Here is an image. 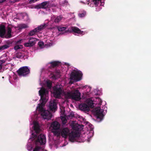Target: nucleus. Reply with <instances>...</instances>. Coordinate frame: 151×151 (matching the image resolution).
I'll return each instance as SVG.
<instances>
[{
    "label": "nucleus",
    "mask_w": 151,
    "mask_h": 151,
    "mask_svg": "<svg viewBox=\"0 0 151 151\" xmlns=\"http://www.w3.org/2000/svg\"><path fill=\"white\" fill-rule=\"evenodd\" d=\"M39 92L40 96V104H38L37 110L40 113L41 116L44 119H50L52 117V114L49 111L45 110L43 107L48 99V91L46 88L42 87Z\"/></svg>",
    "instance_id": "nucleus-1"
},
{
    "label": "nucleus",
    "mask_w": 151,
    "mask_h": 151,
    "mask_svg": "<svg viewBox=\"0 0 151 151\" xmlns=\"http://www.w3.org/2000/svg\"><path fill=\"white\" fill-rule=\"evenodd\" d=\"M32 135L33 137L34 138H36L35 142L36 145H43L46 143V137L44 134H41L38 136H37V135L32 133Z\"/></svg>",
    "instance_id": "nucleus-2"
},
{
    "label": "nucleus",
    "mask_w": 151,
    "mask_h": 151,
    "mask_svg": "<svg viewBox=\"0 0 151 151\" xmlns=\"http://www.w3.org/2000/svg\"><path fill=\"white\" fill-rule=\"evenodd\" d=\"M62 89V86L61 85H57L53 87V92L55 98H60L63 91Z\"/></svg>",
    "instance_id": "nucleus-3"
},
{
    "label": "nucleus",
    "mask_w": 151,
    "mask_h": 151,
    "mask_svg": "<svg viewBox=\"0 0 151 151\" xmlns=\"http://www.w3.org/2000/svg\"><path fill=\"white\" fill-rule=\"evenodd\" d=\"M19 76L20 77H25L30 73V70L27 66H23L20 68L17 71Z\"/></svg>",
    "instance_id": "nucleus-4"
},
{
    "label": "nucleus",
    "mask_w": 151,
    "mask_h": 151,
    "mask_svg": "<svg viewBox=\"0 0 151 151\" xmlns=\"http://www.w3.org/2000/svg\"><path fill=\"white\" fill-rule=\"evenodd\" d=\"M82 75L81 71L73 70L70 75V79L76 81H79L81 80Z\"/></svg>",
    "instance_id": "nucleus-5"
},
{
    "label": "nucleus",
    "mask_w": 151,
    "mask_h": 151,
    "mask_svg": "<svg viewBox=\"0 0 151 151\" xmlns=\"http://www.w3.org/2000/svg\"><path fill=\"white\" fill-rule=\"evenodd\" d=\"M48 25V23H44L43 24H41L39 26L31 30L28 34L29 36H32L35 35L36 33L44 29Z\"/></svg>",
    "instance_id": "nucleus-6"
},
{
    "label": "nucleus",
    "mask_w": 151,
    "mask_h": 151,
    "mask_svg": "<svg viewBox=\"0 0 151 151\" xmlns=\"http://www.w3.org/2000/svg\"><path fill=\"white\" fill-rule=\"evenodd\" d=\"M97 119L99 121H101L103 119L104 115L103 114L104 110L101 109L100 107L96 108L94 110Z\"/></svg>",
    "instance_id": "nucleus-7"
},
{
    "label": "nucleus",
    "mask_w": 151,
    "mask_h": 151,
    "mask_svg": "<svg viewBox=\"0 0 151 151\" xmlns=\"http://www.w3.org/2000/svg\"><path fill=\"white\" fill-rule=\"evenodd\" d=\"M88 104L89 105L85 103L80 104L79 106V109L85 112H88L90 110V107L92 108L93 106V102L88 103Z\"/></svg>",
    "instance_id": "nucleus-8"
},
{
    "label": "nucleus",
    "mask_w": 151,
    "mask_h": 151,
    "mask_svg": "<svg viewBox=\"0 0 151 151\" xmlns=\"http://www.w3.org/2000/svg\"><path fill=\"white\" fill-rule=\"evenodd\" d=\"M51 7L50 1H45L35 6V8L37 9H47Z\"/></svg>",
    "instance_id": "nucleus-9"
},
{
    "label": "nucleus",
    "mask_w": 151,
    "mask_h": 151,
    "mask_svg": "<svg viewBox=\"0 0 151 151\" xmlns=\"http://www.w3.org/2000/svg\"><path fill=\"white\" fill-rule=\"evenodd\" d=\"M81 93L78 90H75L72 91V99L76 101H79L81 99Z\"/></svg>",
    "instance_id": "nucleus-10"
},
{
    "label": "nucleus",
    "mask_w": 151,
    "mask_h": 151,
    "mask_svg": "<svg viewBox=\"0 0 151 151\" xmlns=\"http://www.w3.org/2000/svg\"><path fill=\"white\" fill-rule=\"evenodd\" d=\"M37 40L36 38L30 37L29 39V42L24 43V45L26 47H32L35 45Z\"/></svg>",
    "instance_id": "nucleus-11"
},
{
    "label": "nucleus",
    "mask_w": 151,
    "mask_h": 151,
    "mask_svg": "<svg viewBox=\"0 0 151 151\" xmlns=\"http://www.w3.org/2000/svg\"><path fill=\"white\" fill-rule=\"evenodd\" d=\"M78 134L74 132H72L69 135V139L72 142H74L76 141L79 137Z\"/></svg>",
    "instance_id": "nucleus-12"
},
{
    "label": "nucleus",
    "mask_w": 151,
    "mask_h": 151,
    "mask_svg": "<svg viewBox=\"0 0 151 151\" xmlns=\"http://www.w3.org/2000/svg\"><path fill=\"white\" fill-rule=\"evenodd\" d=\"M49 107L50 110L55 112L57 109V105L55 101H51L50 102Z\"/></svg>",
    "instance_id": "nucleus-13"
},
{
    "label": "nucleus",
    "mask_w": 151,
    "mask_h": 151,
    "mask_svg": "<svg viewBox=\"0 0 151 151\" xmlns=\"http://www.w3.org/2000/svg\"><path fill=\"white\" fill-rule=\"evenodd\" d=\"M60 63V62L57 61H54L50 62L48 64H50V65L48 67V68L52 69V68H54L58 66Z\"/></svg>",
    "instance_id": "nucleus-14"
},
{
    "label": "nucleus",
    "mask_w": 151,
    "mask_h": 151,
    "mask_svg": "<svg viewBox=\"0 0 151 151\" xmlns=\"http://www.w3.org/2000/svg\"><path fill=\"white\" fill-rule=\"evenodd\" d=\"M60 125L59 123L57 121L53 122L51 125L52 130H58L60 128Z\"/></svg>",
    "instance_id": "nucleus-15"
},
{
    "label": "nucleus",
    "mask_w": 151,
    "mask_h": 151,
    "mask_svg": "<svg viewBox=\"0 0 151 151\" xmlns=\"http://www.w3.org/2000/svg\"><path fill=\"white\" fill-rule=\"evenodd\" d=\"M69 133V130L67 128H65L63 129L61 132V135L63 137L66 138Z\"/></svg>",
    "instance_id": "nucleus-16"
},
{
    "label": "nucleus",
    "mask_w": 151,
    "mask_h": 151,
    "mask_svg": "<svg viewBox=\"0 0 151 151\" xmlns=\"http://www.w3.org/2000/svg\"><path fill=\"white\" fill-rule=\"evenodd\" d=\"M71 29V32L78 34H83L84 33L83 31H81L79 28L76 27H72Z\"/></svg>",
    "instance_id": "nucleus-17"
},
{
    "label": "nucleus",
    "mask_w": 151,
    "mask_h": 151,
    "mask_svg": "<svg viewBox=\"0 0 151 151\" xmlns=\"http://www.w3.org/2000/svg\"><path fill=\"white\" fill-rule=\"evenodd\" d=\"M63 17L61 16H53L51 17L52 21L55 23H58L62 19Z\"/></svg>",
    "instance_id": "nucleus-18"
},
{
    "label": "nucleus",
    "mask_w": 151,
    "mask_h": 151,
    "mask_svg": "<svg viewBox=\"0 0 151 151\" xmlns=\"http://www.w3.org/2000/svg\"><path fill=\"white\" fill-rule=\"evenodd\" d=\"M6 30L5 26L3 24L0 25V36L3 37L5 34Z\"/></svg>",
    "instance_id": "nucleus-19"
},
{
    "label": "nucleus",
    "mask_w": 151,
    "mask_h": 151,
    "mask_svg": "<svg viewBox=\"0 0 151 151\" xmlns=\"http://www.w3.org/2000/svg\"><path fill=\"white\" fill-rule=\"evenodd\" d=\"M34 129L36 134H38L40 132L41 129L40 128V126L37 122H35L34 123Z\"/></svg>",
    "instance_id": "nucleus-20"
},
{
    "label": "nucleus",
    "mask_w": 151,
    "mask_h": 151,
    "mask_svg": "<svg viewBox=\"0 0 151 151\" xmlns=\"http://www.w3.org/2000/svg\"><path fill=\"white\" fill-rule=\"evenodd\" d=\"M83 126H81V125L76 124L73 125L72 126V129L73 130L77 131H78L81 130L82 129V127Z\"/></svg>",
    "instance_id": "nucleus-21"
},
{
    "label": "nucleus",
    "mask_w": 151,
    "mask_h": 151,
    "mask_svg": "<svg viewBox=\"0 0 151 151\" xmlns=\"http://www.w3.org/2000/svg\"><path fill=\"white\" fill-rule=\"evenodd\" d=\"M64 96L66 99H72V91L70 92H65L64 93Z\"/></svg>",
    "instance_id": "nucleus-22"
},
{
    "label": "nucleus",
    "mask_w": 151,
    "mask_h": 151,
    "mask_svg": "<svg viewBox=\"0 0 151 151\" xmlns=\"http://www.w3.org/2000/svg\"><path fill=\"white\" fill-rule=\"evenodd\" d=\"M12 32L11 28L9 26L7 27V33L6 35L7 37L9 38L12 37L11 33Z\"/></svg>",
    "instance_id": "nucleus-23"
},
{
    "label": "nucleus",
    "mask_w": 151,
    "mask_h": 151,
    "mask_svg": "<svg viewBox=\"0 0 151 151\" xmlns=\"http://www.w3.org/2000/svg\"><path fill=\"white\" fill-rule=\"evenodd\" d=\"M7 45L5 44L0 46V51H2L6 49L9 48L10 46L9 45L10 44L8 43H7Z\"/></svg>",
    "instance_id": "nucleus-24"
},
{
    "label": "nucleus",
    "mask_w": 151,
    "mask_h": 151,
    "mask_svg": "<svg viewBox=\"0 0 151 151\" xmlns=\"http://www.w3.org/2000/svg\"><path fill=\"white\" fill-rule=\"evenodd\" d=\"M23 45H15L14 47V49L17 50L18 49H22L23 48Z\"/></svg>",
    "instance_id": "nucleus-25"
},
{
    "label": "nucleus",
    "mask_w": 151,
    "mask_h": 151,
    "mask_svg": "<svg viewBox=\"0 0 151 151\" xmlns=\"http://www.w3.org/2000/svg\"><path fill=\"white\" fill-rule=\"evenodd\" d=\"M101 0H92V1L95 6H98L99 3L101 2Z\"/></svg>",
    "instance_id": "nucleus-26"
},
{
    "label": "nucleus",
    "mask_w": 151,
    "mask_h": 151,
    "mask_svg": "<svg viewBox=\"0 0 151 151\" xmlns=\"http://www.w3.org/2000/svg\"><path fill=\"white\" fill-rule=\"evenodd\" d=\"M57 28L59 31H62L66 29V28L65 27H61L60 26H57Z\"/></svg>",
    "instance_id": "nucleus-27"
},
{
    "label": "nucleus",
    "mask_w": 151,
    "mask_h": 151,
    "mask_svg": "<svg viewBox=\"0 0 151 151\" xmlns=\"http://www.w3.org/2000/svg\"><path fill=\"white\" fill-rule=\"evenodd\" d=\"M15 56L16 57L18 58H21L23 57L22 53L20 52H18L16 53Z\"/></svg>",
    "instance_id": "nucleus-28"
},
{
    "label": "nucleus",
    "mask_w": 151,
    "mask_h": 151,
    "mask_svg": "<svg viewBox=\"0 0 151 151\" xmlns=\"http://www.w3.org/2000/svg\"><path fill=\"white\" fill-rule=\"evenodd\" d=\"M28 27V26L25 24H22L20 25L19 27L21 29H24Z\"/></svg>",
    "instance_id": "nucleus-29"
},
{
    "label": "nucleus",
    "mask_w": 151,
    "mask_h": 151,
    "mask_svg": "<svg viewBox=\"0 0 151 151\" xmlns=\"http://www.w3.org/2000/svg\"><path fill=\"white\" fill-rule=\"evenodd\" d=\"M52 83L50 81H47V87L49 88L50 89L52 87Z\"/></svg>",
    "instance_id": "nucleus-30"
},
{
    "label": "nucleus",
    "mask_w": 151,
    "mask_h": 151,
    "mask_svg": "<svg viewBox=\"0 0 151 151\" xmlns=\"http://www.w3.org/2000/svg\"><path fill=\"white\" fill-rule=\"evenodd\" d=\"M86 14V12H83L82 13L78 14V16L80 17H83L85 16Z\"/></svg>",
    "instance_id": "nucleus-31"
},
{
    "label": "nucleus",
    "mask_w": 151,
    "mask_h": 151,
    "mask_svg": "<svg viewBox=\"0 0 151 151\" xmlns=\"http://www.w3.org/2000/svg\"><path fill=\"white\" fill-rule=\"evenodd\" d=\"M6 61L4 60H0V70L2 68V65Z\"/></svg>",
    "instance_id": "nucleus-32"
},
{
    "label": "nucleus",
    "mask_w": 151,
    "mask_h": 151,
    "mask_svg": "<svg viewBox=\"0 0 151 151\" xmlns=\"http://www.w3.org/2000/svg\"><path fill=\"white\" fill-rule=\"evenodd\" d=\"M38 45L40 47H42L44 45V42L42 41H39L38 42Z\"/></svg>",
    "instance_id": "nucleus-33"
},
{
    "label": "nucleus",
    "mask_w": 151,
    "mask_h": 151,
    "mask_svg": "<svg viewBox=\"0 0 151 151\" xmlns=\"http://www.w3.org/2000/svg\"><path fill=\"white\" fill-rule=\"evenodd\" d=\"M40 147H36L34 148L33 151H40Z\"/></svg>",
    "instance_id": "nucleus-34"
},
{
    "label": "nucleus",
    "mask_w": 151,
    "mask_h": 151,
    "mask_svg": "<svg viewBox=\"0 0 151 151\" xmlns=\"http://www.w3.org/2000/svg\"><path fill=\"white\" fill-rule=\"evenodd\" d=\"M52 132L54 133V134L55 135L58 134V132L57 131V130H52Z\"/></svg>",
    "instance_id": "nucleus-35"
},
{
    "label": "nucleus",
    "mask_w": 151,
    "mask_h": 151,
    "mask_svg": "<svg viewBox=\"0 0 151 151\" xmlns=\"http://www.w3.org/2000/svg\"><path fill=\"white\" fill-rule=\"evenodd\" d=\"M50 4H51V7H55L56 6V4L55 3H52L50 2Z\"/></svg>",
    "instance_id": "nucleus-36"
},
{
    "label": "nucleus",
    "mask_w": 151,
    "mask_h": 151,
    "mask_svg": "<svg viewBox=\"0 0 151 151\" xmlns=\"http://www.w3.org/2000/svg\"><path fill=\"white\" fill-rule=\"evenodd\" d=\"M35 2H36V0H30L29 3L30 4H32Z\"/></svg>",
    "instance_id": "nucleus-37"
},
{
    "label": "nucleus",
    "mask_w": 151,
    "mask_h": 151,
    "mask_svg": "<svg viewBox=\"0 0 151 151\" xmlns=\"http://www.w3.org/2000/svg\"><path fill=\"white\" fill-rule=\"evenodd\" d=\"M52 77L53 79H56L57 78V77L55 75L53 74L52 76Z\"/></svg>",
    "instance_id": "nucleus-38"
},
{
    "label": "nucleus",
    "mask_w": 151,
    "mask_h": 151,
    "mask_svg": "<svg viewBox=\"0 0 151 151\" xmlns=\"http://www.w3.org/2000/svg\"><path fill=\"white\" fill-rule=\"evenodd\" d=\"M22 41V40H18L17 41V42H16V43L17 44H20L21 43V42Z\"/></svg>",
    "instance_id": "nucleus-39"
},
{
    "label": "nucleus",
    "mask_w": 151,
    "mask_h": 151,
    "mask_svg": "<svg viewBox=\"0 0 151 151\" xmlns=\"http://www.w3.org/2000/svg\"><path fill=\"white\" fill-rule=\"evenodd\" d=\"M10 1L12 3H14L15 2H16V1H15L14 0H10Z\"/></svg>",
    "instance_id": "nucleus-40"
},
{
    "label": "nucleus",
    "mask_w": 151,
    "mask_h": 151,
    "mask_svg": "<svg viewBox=\"0 0 151 151\" xmlns=\"http://www.w3.org/2000/svg\"><path fill=\"white\" fill-rule=\"evenodd\" d=\"M6 0H0V3H2L5 1Z\"/></svg>",
    "instance_id": "nucleus-41"
},
{
    "label": "nucleus",
    "mask_w": 151,
    "mask_h": 151,
    "mask_svg": "<svg viewBox=\"0 0 151 151\" xmlns=\"http://www.w3.org/2000/svg\"><path fill=\"white\" fill-rule=\"evenodd\" d=\"M15 0V1H17V2L18 1H19V0Z\"/></svg>",
    "instance_id": "nucleus-42"
},
{
    "label": "nucleus",
    "mask_w": 151,
    "mask_h": 151,
    "mask_svg": "<svg viewBox=\"0 0 151 151\" xmlns=\"http://www.w3.org/2000/svg\"><path fill=\"white\" fill-rule=\"evenodd\" d=\"M59 72H58V76H59Z\"/></svg>",
    "instance_id": "nucleus-43"
},
{
    "label": "nucleus",
    "mask_w": 151,
    "mask_h": 151,
    "mask_svg": "<svg viewBox=\"0 0 151 151\" xmlns=\"http://www.w3.org/2000/svg\"><path fill=\"white\" fill-rule=\"evenodd\" d=\"M64 121H65H65H67L66 120V119H64L63 120Z\"/></svg>",
    "instance_id": "nucleus-44"
}]
</instances>
